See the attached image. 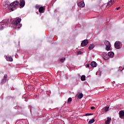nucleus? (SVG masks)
<instances>
[{
    "mask_svg": "<svg viewBox=\"0 0 124 124\" xmlns=\"http://www.w3.org/2000/svg\"><path fill=\"white\" fill-rule=\"evenodd\" d=\"M19 5V1H15L13 3H11L9 6V9L11 10V11H14L16 8Z\"/></svg>",
    "mask_w": 124,
    "mask_h": 124,
    "instance_id": "f257e3e1",
    "label": "nucleus"
},
{
    "mask_svg": "<svg viewBox=\"0 0 124 124\" xmlns=\"http://www.w3.org/2000/svg\"><path fill=\"white\" fill-rule=\"evenodd\" d=\"M21 18H13L11 20L14 26H18L21 22Z\"/></svg>",
    "mask_w": 124,
    "mask_h": 124,
    "instance_id": "f03ea898",
    "label": "nucleus"
},
{
    "mask_svg": "<svg viewBox=\"0 0 124 124\" xmlns=\"http://www.w3.org/2000/svg\"><path fill=\"white\" fill-rule=\"evenodd\" d=\"M104 44L106 46V49L107 51H109V50L111 49V44L110 43V42L106 41L104 42Z\"/></svg>",
    "mask_w": 124,
    "mask_h": 124,
    "instance_id": "7ed1b4c3",
    "label": "nucleus"
},
{
    "mask_svg": "<svg viewBox=\"0 0 124 124\" xmlns=\"http://www.w3.org/2000/svg\"><path fill=\"white\" fill-rule=\"evenodd\" d=\"M114 46L116 49L121 48V43L119 41H116L114 44Z\"/></svg>",
    "mask_w": 124,
    "mask_h": 124,
    "instance_id": "20e7f679",
    "label": "nucleus"
},
{
    "mask_svg": "<svg viewBox=\"0 0 124 124\" xmlns=\"http://www.w3.org/2000/svg\"><path fill=\"white\" fill-rule=\"evenodd\" d=\"M88 43H89V41L88 40H84L81 43V46H82V47H85L86 45H88Z\"/></svg>",
    "mask_w": 124,
    "mask_h": 124,
    "instance_id": "39448f33",
    "label": "nucleus"
},
{
    "mask_svg": "<svg viewBox=\"0 0 124 124\" xmlns=\"http://www.w3.org/2000/svg\"><path fill=\"white\" fill-rule=\"evenodd\" d=\"M7 80V75H5L4 76L3 78L2 79L1 82V85H3V84H4Z\"/></svg>",
    "mask_w": 124,
    "mask_h": 124,
    "instance_id": "423d86ee",
    "label": "nucleus"
},
{
    "mask_svg": "<svg viewBox=\"0 0 124 124\" xmlns=\"http://www.w3.org/2000/svg\"><path fill=\"white\" fill-rule=\"evenodd\" d=\"M102 57H103V59H104V60H105L106 61H107V60L109 59V56L106 53L103 54Z\"/></svg>",
    "mask_w": 124,
    "mask_h": 124,
    "instance_id": "0eeeda50",
    "label": "nucleus"
},
{
    "mask_svg": "<svg viewBox=\"0 0 124 124\" xmlns=\"http://www.w3.org/2000/svg\"><path fill=\"white\" fill-rule=\"evenodd\" d=\"M19 5L21 7H24L25 6V0H19Z\"/></svg>",
    "mask_w": 124,
    "mask_h": 124,
    "instance_id": "6e6552de",
    "label": "nucleus"
},
{
    "mask_svg": "<svg viewBox=\"0 0 124 124\" xmlns=\"http://www.w3.org/2000/svg\"><path fill=\"white\" fill-rule=\"evenodd\" d=\"M114 3V0H110L108 3L107 4V7H111L112 5H113V4Z\"/></svg>",
    "mask_w": 124,
    "mask_h": 124,
    "instance_id": "1a4fd4ad",
    "label": "nucleus"
},
{
    "mask_svg": "<svg viewBox=\"0 0 124 124\" xmlns=\"http://www.w3.org/2000/svg\"><path fill=\"white\" fill-rule=\"evenodd\" d=\"M119 117L121 119H124V110H121L119 112Z\"/></svg>",
    "mask_w": 124,
    "mask_h": 124,
    "instance_id": "9d476101",
    "label": "nucleus"
},
{
    "mask_svg": "<svg viewBox=\"0 0 124 124\" xmlns=\"http://www.w3.org/2000/svg\"><path fill=\"white\" fill-rule=\"evenodd\" d=\"M78 5L79 7L82 8V7H84V6H85V3H84V2L81 1L78 3Z\"/></svg>",
    "mask_w": 124,
    "mask_h": 124,
    "instance_id": "9b49d317",
    "label": "nucleus"
},
{
    "mask_svg": "<svg viewBox=\"0 0 124 124\" xmlns=\"http://www.w3.org/2000/svg\"><path fill=\"white\" fill-rule=\"evenodd\" d=\"M111 117H107L106 119L105 124H110V122L111 121Z\"/></svg>",
    "mask_w": 124,
    "mask_h": 124,
    "instance_id": "f8f14e48",
    "label": "nucleus"
},
{
    "mask_svg": "<svg viewBox=\"0 0 124 124\" xmlns=\"http://www.w3.org/2000/svg\"><path fill=\"white\" fill-rule=\"evenodd\" d=\"M6 59L8 62H13V58L11 56H7Z\"/></svg>",
    "mask_w": 124,
    "mask_h": 124,
    "instance_id": "ddd939ff",
    "label": "nucleus"
},
{
    "mask_svg": "<svg viewBox=\"0 0 124 124\" xmlns=\"http://www.w3.org/2000/svg\"><path fill=\"white\" fill-rule=\"evenodd\" d=\"M45 9V7H40L39 8V12L40 13H43V11H44Z\"/></svg>",
    "mask_w": 124,
    "mask_h": 124,
    "instance_id": "4468645a",
    "label": "nucleus"
},
{
    "mask_svg": "<svg viewBox=\"0 0 124 124\" xmlns=\"http://www.w3.org/2000/svg\"><path fill=\"white\" fill-rule=\"evenodd\" d=\"M91 65L92 67H96V62L94 61H93L91 63Z\"/></svg>",
    "mask_w": 124,
    "mask_h": 124,
    "instance_id": "2eb2a0df",
    "label": "nucleus"
},
{
    "mask_svg": "<svg viewBox=\"0 0 124 124\" xmlns=\"http://www.w3.org/2000/svg\"><path fill=\"white\" fill-rule=\"evenodd\" d=\"M108 57H111L112 58V57H114V52L112 51L109 52L108 53Z\"/></svg>",
    "mask_w": 124,
    "mask_h": 124,
    "instance_id": "dca6fc26",
    "label": "nucleus"
},
{
    "mask_svg": "<svg viewBox=\"0 0 124 124\" xmlns=\"http://www.w3.org/2000/svg\"><path fill=\"white\" fill-rule=\"evenodd\" d=\"M93 48H94V45H93V44H91L89 47V49L90 50H93Z\"/></svg>",
    "mask_w": 124,
    "mask_h": 124,
    "instance_id": "f3484780",
    "label": "nucleus"
},
{
    "mask_svg": "<svg viewBox=\"0 0 124 124\" xmlns=\"http://www.w3.org/2000/svg\"><path fill=\"white\" fill-rule=\"evenodd\" d=\"M81 81H85L86 80V76L85 75H82L80 78Z\"/></svg>",
    "mask_w": 124,
    "mask_h": 124,
    "instance_id": "a211bd4d",
    "label": "nucleus"
},
{
    "mask_svg": "<svg viewBox=\"0 0 124 124\" xmlns=\"http://www.w3.org/2000/svg\"><path fill=\"white\" fill-rule=\"evenodd\" d=\"M95 120L94 119H91L89 122L88 124H93V123H94Z\"/></svg>",
    "mask_w": 124,
    "mask_h": 124,
    "instance_id": "6ab92c4d",
    "label": "nucleus"
},
{
    "mask_svg": "<svg viewBox=\"0 0 124 124\" xmlns=\"http://www.w3.org/2000/svg\"><path fill=\"white\" fill-rule=\"evenodd\" d=\"M82 97H83V93H79L78 94V98L79 99H81V98H82Z\"/></svg>",
    "mask_w": 124,
    "mask_h": 124,
    "instance_id": "aec40b11",
    "label": "nucleus"
},
{
    "mask_svg": "<svg viewBox=\"0 0 124 124\" xmlns=\"http://www.w3.org/2000/svg\"><path fill=\"white\" fill-rule=\"evenodd\" d=\"M3 23H1V24H0V30H3Z\"/></svg>",
    "mask_w": 124,
    "mask_h": 124,
    "instance_id": "412c9836",
    "label": "nucleus"
},
{
    "mask_svg": "<svg viewBox=\"0 0 124 124\" xmlns=\"http://www.w3.org/2000/svg\"><path fill=\"white\" fill-rule=\"evenodd\" d=\"M108 110H109V107H105V112H108Z\"/></svg>",
    "mask_w": 124,
    "mask_h": 124,
    "instance_id": "4be33fe9",
    "label": "nucleus"
},
{
    "mask_svg": "<svg viewBox=\"0 0 124 124\" xmlns=\"http://www.w3.org/2000/svg\"><path fill=\"white\" fill-rule=\"evenodd\" d=\"M71 101H72V98H71V97L69 98L68 99V103H70Z\"/></svg>",
    "mask_w": 124,
    "mask_h": 124,
    "instance_id": "5701e85b",
    "label": "nucleus"
},
{
    "mask_svg": "<svg viewBox=\"0 0 124 124\" xmlns=\"http://www.w3.org/2000/svg\"><path fill=\"white\" fill-rule=\"evenodd\" d=\"M93 115V113H86L85 114V116H92Z\"/></svg>",
    "mask_w": 124,
    "mask_h": 124,
    "instance_id": "b1692460",
    "label": "nucleus"
},
{
    "mask_svg": "<svg viewBox=\"0 0 124 124\" xmlns=\"http://www.w3.org/2000/svg\"><path fill=\"white\" fill-rule=\"evenodd\" d=\"M64 61H65V58L61 59L60 60V62H64Z\"/></svg>",
    "mask_w": 124,
    "mask_h": 124,
    "instance_id": "393cba45",
    "label": "nucleus"
},
{
    "mask_svg": "<svg viewBox=\"0 0 124 124\" xmlns=\"http://www.w3.org/2000/svg\"><path fill=\"white\" fill-rule=\"evenodd\" d=\"M35 7L36 9H39V8H40L39 5H36Z\"/></svg>",
    "mask_w": 124,
    "mask_h": 124,
    "instance_id": "a878e982",
    "label": "nucleus"
},
{
    "mask_svg": "<svg viewBox=\"0 0 124 124\" xmlns=\"http://www.w3.org/2000/svg\"><path fill=\"white\" fill-rule=\"evenodd\" d=\"M78 55H81V54H82V51H78Z\"/></svg>",
    "mask_w": 124,
    "mask_h": 124,
    "instance_id": "bb28decb",
    "label": "nucleus"
},
{
    "mask_svg": "<svg viewBox=\"0 0 124 124\" xmlns=\"http://www.w3.org/2000/svg\"><path fill=\"white\" fill-rule=\"evenodd\" d=\"M85 66H86V67L89 68V67H90V64H87L85 65Z\"/></svg>",
    "mask_w": 124,
    "mask_h": 124,
    "instance_id": "cd10ccee",
    "label": "nucleus"
},
{
    "mask_svg": "<svg viewBox=\"0 0 124 124\" xmlns=\"http://www.w3.org/2000/svg\"><path fill=\"white\" fill-rule=\"evenodd\" d=\"M91 110H93V109H94V107H92L91 108Z\"/></svg>",
    "mask_w": 124,
    "mask_h": 124,
    "instance_id": "c85d7f7f",
    "label": "nucleus"
},
{
    "mask_svg": "<svg viewBox=\"0 0 124 124\" xmlns=\"http://www.w3.org/2000/svg\"><path fill=\"white\" fill-rule=\"evenodd\" d=\"M121 7H119L118 8H117V10H120Z\"/></svg>",
    "mask_w": 124,
    "mask_h": 124,
    "instance_id": "c756f323",
    "label": "nucleus"
},
{
    "mask_svg": "<svg viewBox=\"0 0 124 124\" xmlns=\"http://www.w3.org/2000/svg\"><path fill=\"white\" fill-rule=\"evenodd\" d=\"M21 27V25L19 24V27H17V29H19V28Z\"/></svg>",
    "mask_w": 124,
    "mask_h": 124,
    "instance_id": "7c9ffc66",
    "label": "nucleus"
},
{
    "mask_svg": "<svg viewBox=\"0 0 124 124\" xmlns=\"http://www.w3.org/2000/svg\"><path fill=\"white\" fill-rule=\"evenodd\" d=\"M2 22H4V21H2Z\"/></svg>",
    "mask_w": 124,
    "mask_h": 124,
    "instance_id": "2f4dec72",
    "label": "nucleus"
}]
</instances>
